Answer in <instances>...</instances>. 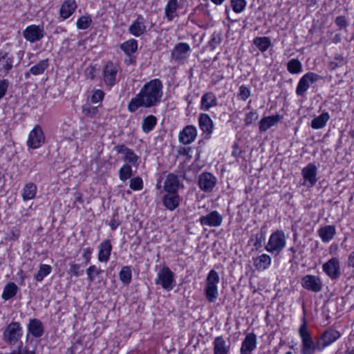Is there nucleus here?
<instances>
[{"label": "nucleus", "instance_id": "f257e3e1", "mask_svg": "<svg viewBox=\"0 0 354 354\" xmlns=\"http://www.w3.org/2000/svg\"><path fill=\"white\" fill-rule=\"evenodd\" d=\"M163 85L159 79H153L144 84L139 93L128 104V110L135 113L139 108H151L158 105L163 95Z\"/></svg>", "mask_w": 354, "mask_h": 354}, {"label": "nucleus", "instance_id": "f03ea898", "mask_svg": "<svg viewBox=\"0 0 354 354\" xmlns=\"http://www.w3.org/2000/svg\"><path fill=\"white\" fill-rule=\"evenodd\" d=\"M303 324L299 328V335L301 339V354H314L315 351H318V339L316 342L311 337L310 333L308 328L305 317L302 318Z\"/></svg>", "mask_w": 354, "mask_h": 354}, {"label": "nucleus", "instance_id": "7ed1b4c3", "mask_svg": "<svg viewBox=\"0 0 354 354\" xmlns=\"http://www.w3.org/2000/svg\"><path fill=\"white\" fill-rule=\"evenodd\" d=\"M286 243V237L283 230H277L273 232L266 244L265 249L276 255L279 254L285 248Z\"/></svg>", "mask_w": 354, "mask_h": 354}, {"label": "nucleus", "instance_id": "20e7f679", "mask_svg": "<svg viewBox=\"0 0 354 354\" xmlns=\"http://www.w3.org/2000/svg\"><path fill=\"white\" fill-rule=\"evenodd\" d=\"M220 278L218 272L214 270L209 272L205 287V295L209 302H214L218 297V283Z\"/></svg>", "mask_w": 354, "mask_h": 354}, {"label": "nucleus", "instance_id": "39448f33", "mask_svg": "<svg viewBox=\"0 0 354 354\" xmlns=\"http://www.w3.org/2000/svg\"><path fill=\"white\" fill-rule=\"evenodd\" d=\"M22 336L21 327L19 322H13L7 326L3 331V339L9 345H20Z\"/></svg>", "mask_w": 354, "mask_h": 354}, {"label": "nucleus", "instance_id": "423d86ee", "mask_svg": "<svg viewBox=\"0 0 354 354\" xmlns=\"http://www.w3.org/2000/svg\"><path fill=\"white\" fill-rule=\"evenodd\" d=\"M341 337V333L337 330L329 328L317 337L318 339V351H322L326 347L330 346L335 342Z\"/></svg>", "mask_w": 354, "mask_h": 354}, {"label": "nucleus", "instance_id": "0eeeda50", "mask_svg": "<svg viewBox=\"0 0 354 354\" xmlns=\"http://www.w3.org/2000/svg\"><path fill=\"white\" fill-rule=\"evenodd\" d=\"M174 274L167 267L164 266L158 272L155 279L156 284H160L162 288L167 290H171L174 288Z\"/></svg>", "mask_w": 354, "mask_h": 354}, {"label": "nucleus", "instance_id": "6e6552de", "mask_svg": "<svg viewBox=\"0 0 354 354\" xmlns=\"http://www.w3.org/2000/svg\"><path fill=\"white\" fill-rule=\"evenodd\" d=\"M322 79V77L315 73L309 72L303 75L299 81L296 88V94L298 96H304L314 82Z\"/></svg>", "mask_w": 354, "mask_h": 354}, {"label": "nucleus", "instance_id": "1a4fd4ad", "mask_svg": "<svg viewBox=\"0 0 354 354\" xmlns=\"http://www.w3.org/2000/svg\"><path fill=\"white\" fill-rule=\"evenodd\" d=\"M322 270L331 280L338 279L342 274L339 259L337 257L330 259L322 265Z\"/></svg>", "mask_w": 354, "mask_h": 354}, {"label": "nucleus", "instance_id": "9d476101", "mask_svg": "<svg viewBox=\"0 0 354 354\" xmlns=\"http://www.w3.org/2000/svg\"><path fill=\"white\" fill-rule=\"evenodd\" d=\"M120 67L118 64L109 62L103 69V80L108 86H113L117 83V75Z\"/></svg>", "mask_w": 354, "mask_h": 354}, {"label": "nucleus", "instance_id": "9b49d317", "mask_svg": "<svg viewBox=\"0 0 354 354\" xmlns=\"http://www.w3.org/2000/svg\"><path fill=\"white\" fill-rule=\"evenodd\" d=\"M44 141L45 136L41 127L39 125H36L28 135L27 146L30 149H36L39 148Z\"/></svg>", "mask_w": 354, "mask_h": 354}, {"label": "nucleus", "instance_id": "f8f14e48", "mask_svg": "<svg viewBox=\"0 0 354 354\" xmlns=\"http://www.w3.org/2000/svg\"><path fill=\"white\" fill-rule=\"evenodd\" d=\"M301 286L309 291L319 292L322 290V281L319 276L307 274L301 278Z\"/></svg>", "mask_w": 354, "mask_h": 354}, {"label": "nucleus", "instance_id": "ddd939ff", "mask_svg": "<svg viewBox=\"0 0 354 354\" xmlns=\"http://www.w3.org/2000/svg\"><path fill=\"white\" fill-rule=\"evenodd\" d=\"M216 178L211 173L203 172L198 177V185L205 192H211L216 184Z\"/></svg>", "mask_w": 354, "mask_h": 354}, {"label": "nucleus", "instance_id": "4468645a", "mask_svg": "<svg viewBox=\"0 0 354 354\" xmlns=\"http://www.w3.org/2000/svg\"><path fill=\"white\" fill-rule=\"evenodd\" d=\"M183 187V184L180 182L178 176L169 173L165 176L163 181V189L166 192H178V190Z\"/></svg>", "mask_w": 354, "mask_h": 354}, {"label": "nucleus", "instance_id": "2eb2a0df", "mask_svg": "<svg viewBox=\"0 0 354 354\" xmlns=\"http://www.w3.org/2000/svg\"><path fill=\"white\" fill-rule=\"evenodd\" d=\"M199 222L203 226L218 227L223 223V216L216 210L205 216H201Z\"/></svg>", "mask_w": 354, "mask_h": 354}, {"label": "nucleus", "instance_id": "dca6fc26", "mask_svg": "<svg viewBox=\"0 0 354 354\" xmlns=\"http://www.w3.org/2000/svg\"><path fill=\"white\" fill-rule=\"evenodd\" d=\"M317 170L316 165L313 163H309L302 169L301 174L305 180L304 185H306L308 187H313L316 184L317 181Z\"/></svg>", "mask_w": 354, "mask_h": 354}, {"label": "nucleus", "instance_id": "f3484780", "mask_svg": "<svg viewBox=\"0 0 354 354\" xmlns=\"http://www.w3.org/2000/svg\"><path fill=\"white\" fill-rule=\"evenodd\" d=\"M44 35L42 26H36L35 24L28 26L24 32V36L26 40L30 42H35L41 39Z\"/></svg>", "mask_w": 354, "mask_h": 354}, {"label": "nucleus", "instance_id": "a211bd4d", "mask_svg": "<svg viewBox=\"0 0 354 354\" xmlns=\"http://www.w3.org/2000/svg\"><path fill=\"white\" fill-rule=\"evenodd\" d=\"M183 198L178 192H167L162 197V204L164 207L169 210L176 209L179 205Z\"/></svg>", "mask_w": 354, "mask_h": 354}, {"label": "nucleus", "instance_id": "6ab92c4d", "mask_svg": "<svg viewBox=\"0 0 354 354\" xmlns=\"http://www.w3.org/2000/svg\"><path fill=\"white\" fill-rule=\"evenodd\" d=\"M191 48L188 44L178 43L171 52V57L176 62H181L188 57Z\"/></svg>", "mask_w": 354, "mask_h": 354}, {"label": "nucleus", "instance_id": "aec40b11", "mask_svg": "<svg viewBox=\"0 0 354 354\" xmlns=\"http://www.w3.org/2000/svg\"><path fill=\"white\" fill-rule=\"evenodd\" d=\"M114 151L118 153L123 154V160L126 162L131 163L132 165L138 166V160L139 157L134 153V151L128 148L124 145H118L114 147Z\"/></svg>", "mask_w": 354, "mask_h": 354}, {"label": "nucleus", "instance_id": "412c9836", "mask_svg": "<svg viewBox=\"0 0 354 354\" xmlns=\"http://www.w3.org/2000/svg\"><path fill=\"white\" fill-rule=\"evenodd\" d=\"M197 136V129L194 126L187 125L180 132L178 139L184 145L194 142Z\"/></svg>", "mask_w": 354, "mask_h": 354}, {"label": "nucleus", "instance_id": "4be33fe9", "mask_svg": "<svg viewBox=\"0 0 354 354\" xmlns=\"http://www.w3.org/2000/svg\"><path fill=\"white\" fill-rule=\"evenodd\" d=\"M257 344V336L253 333L246 335L240 349L241 354H251L256 348Z\"/></svg>", "mask_w": 354, "mask_h": 354}, {"label": "nucleus", "instance_id": "5701e85b", "mask_svg": "<svg viewBox=\"0 0 354 354\" xmlns=\"http://www.w3.org/2000/svg\"><path fill=\"white\" fill-rule=\"evenodd\" d=\"M200 129L205 134L206 138H209L214 129L213 121L207 113H201L198 118Z\"/></svg>", "mask_w": 354, "mask_h": 354}, {"label": "nucleus", "instance_id": "b1692460", "mask_svg": "<svg viewBox=\"0 0 354 354\" xmlns=\"http://www.w3.org/2000/svg\"><path fill=\"white\" fill-rule=\"evenodd\" d=\"M230 346V344H227L223 336L216 337L213 342V353L229 354Z\"/></svg>", "mask_w": 354, "mask_h": 354}, {"label": "nucleus", "instance_id": "393cba45", "mask_svg": "<svg viewBox=\"0 0 354 354\" xmlns=\"http://www.w3.org/2000/svg\"><path fill=\"white\" fill-rule=\"evenodd\" d=\"M282 117L279 114L271 116H265L261 119L259 123V129L260 132H265L270 128L276 125L281 120Z\"/></svg>", "mask_w": 354, "mask_h": 354}, {"label": "nucleus", "instance_id": "a878e982", "mask_svg": "<svg viewBox=\"0 0 354 354\" xmlns=\"http://www.w3.org/2000/svg\"><path fill=\"white\" fill-rule=\"evenodd\" d=\"M13 57L9 53L0 51V75L7 74L12 68Z\"/></svg>", "mask_w": 354, "mask_h": 354}, {"label": "nucleus", "instance_id": "bb28decb", "mask_svg": "<svg viewBox=\"0 0 354 354\" xmlns=\"http://www.w3.org/2000/svg\"><path fill=\"white\" fill-rule=\"evenodd\" d=\"M217 105V98L212 92H208L201 97V109L209 111L211 108Z\"/></svg>", "mask_w": 354, "mask_h": 354}, {"label": "nucleus", "instance_id": "cd10ccee", "mask_svg": "<svg viewBox=\"0 0 354 354\" xmlns=\"http://www.w3.org/2000/svg\"><path fill=\"white\" fill-rule=\"evenodd\" d=\"M336 234V229L334 225H326L318 230V234L322 241L324 243L331 241Z\"/></svg>", "mask_w": 354, "mask_h": 354}, {"label": "nucleus", "instance_id": "c85d7f7f", "mask_svg": "<svg viewBox=\"0 0 354 354\" xmlns=\"http://www.w3.org/2000/svg\"><path fill=\"white\" fill-rule=\"evenodd\" d=\"M112 245L109 240H105L101 243L98 253V260L101 262H107L109 259Z\"/></svg>", "mask_w": 354, "mask_h": 354}, {"label": "nucleus", "instance_id": "c756f323", "mask_svg": "<svg viewBox=\"0 0 354 354\" xmlns=\"http://www.w3.org/2000/svg\"><path fill=\"white\" fill-rule=\"evenodd\" d=\"M77 8L75 0H66L60 8V15L63 19L68 18Z\"/></svg>", "mask_w": 354, "mask_h": 354}, {"label": "nucleus", "instance_id": "7c9ffc66", "mask_svg": "<svg viewBox=\"0 0 354 354\" xmlns=\"http://www.w3.org/2000/svg\"><path fill=\"white\" fill-rule=\"evenodd\" d=\"M28 328V331L35 337H40L44 333L43 324L37 319H31Z\"/></svg>", "mask_w": 354, "mask_h": 354}, {"label": "nucleus", "instance_id": "2f4dec72", "mask_svg": "<svg viewBox=\"0 0 354 354\" xmlns=\"http://www.w3.org/2000/svg\"><path fill=\"white\" fill-rule=\"evenodd\" d=\"M271 263V257L266 254H263L254 259V266L258 270L267 269Z\"/></svg>", "mask_w": 354, "mask_h": 354}, {"label": "nucleus", "instance_id": "473e14b6", "mask_svg": "<svg viewBox=\"0 0 354 354\" xmlns=\"http://www.w3.org/2000/svg\"><path fill=\"white\" fill-rule=\"evenodd\" d=\"M330 119V115L328 112H324L321 115L315 117L312 121L310 126L314 129L324 128Z\"/></svg>", "mask_w": 354, "mask_h": 354}, {"label": "nucleus", "instance_id": "72a5a7b5", "mask_svg": "<svg viewBox=\"0 0 354 354\" xmlns=\"http://www.w3.org/2000/svg\"><path fill=\"white\" fill-rule=\"evenodd\" d=\"M178 6V0H169L165 7V15L169 21H172L177 15L176 10Z\"/></svg>", "mask_w": 354, "mask_h": 354}, {"label": "nucleus", "instance_id": "f704fd0d", "mask_svg": "<svg viewBox=\"0 0 354 354\" xmlns=\"http://www.w3.org/2000/svg\"><path fill=\"white\" fill-rule=\"evenodd\" d=\"M37 193V186L29 183L25 185L23 189L22 198L24 201H29L35 198Z\"/></svg>", "mask_w": 354, "mask_h": 354}, {"label": "nucleus", "instance_id": "c9c22d12", "mask_svg": "<svg viewBox=\"0 0 354 354\" xmlns=\"http://www.w3.org/2000/svg\"><path fill=\"white\" fill-rule=\"evenodd\" d=\"M17 290L18 287L15 283H8L4 288L2 298L5 300H8L16 295Z\"/></svg>", "mask_w": 354, "mask_h": 354}, {"label": "nucleus", "instance_id": "e433bc0d", "mask_svg": "<svg viewBox=\"0 0 354 354\" xmlns=\"http://www.w3.org/2000/svg\"><path fill=\"white\" fill-rule=\"evenodd\" d=\"M253 43L261 52L266 51L271 46V41L267 37H256L254 39Z\"/></svg>", "mask_w": 354, "mask_h": 354}, {"label": "nucleus", "instance_id": "4c0bfd02", "mask_svg": "<svg viewBox=\"0 0 354 354\" xmlns=\"http://www.w3.org/2000/svg\"><path fill=\"white\" fill-rule=\"evenodd\" d=\"M48 59H45L39 61L37 64L32 66L30 68V72L34 75H38L44 73L45 70L48 67Z\"/></svg>", "mask_w": 354, "mask_h": 354}, {"label": "nucleus", "instance_id": "58836bf2", "mask_svg": "<svg viewBox=\"0 0 354 354\" xmlns=\"http://www.w3.org/2000/svg\"><path fill=\"white\" fill-rule=\"evenodd\" d=\"M157 123L156 118L150 115L144 118L142 122V129L145 133L150 132Z\"/></svg>", "mask_w": 354, "mask_h": 354}, {"label": "nucleus", "instance_id": "ea45409f", "mask_svg": "<svg viewBox=\"0 0 354 354\" xmlns=\"http://www.w3.org/2000/svg\"><path fill=\"white\" fill-rule=\"evenodd\" d=\"M121 49L128 55L136 51L138 48L137 41L135 39H130L124 43L120 46Z\"/></svg>", "mask_w": 354, "mask_h": 354}, {"label": "nucleus", "instance_id": "a19ab883", "mask_svg": "<svg viewBox=\"0 0 354 354\" xmlns=\"http://www.w3.org/2000/svg\"><path fill=\"white\" fill-rule=\"evenodd\" d=\"M287 69L292 74L299 73L302 70L301 63L297 59H292L287 64Z\"/></svg>", "mask_w": 354, "mask_h": 354}, {"label": "nucleus", "instance_id": "79ce46f5", "mask_svg": "<svg viewBox=\"0 0 354 354\" xmlns=\"http://www.w3.org/2000/svg\"><path fill=\"white\" fill-rule=\"evenodd\" d=\"M119 277H120V281L125 283V284H129L131 281V277H132V272H131V267L130 266H124L120 273H119Z\"/></svg>", "mask_w": 354, "mask_h": 354}, {"label": "nucleus", "instance_id": "37998d69", "mask_svg": "<svg viewBox=\"0 0 354 354\" xmlns=\"http://www.w3.org/2000/svg\"><path fill=\"white\" fill-rule=\"evenodd\" d=\"M51 270L52 268L49 265H40L38 272L35 275V280L37 281H41L45 277L50 273Z\"/></svg>", "mask_w": 354, "mask_h": 354}, {"label": "nucleus", "instance_id": "c03bdc74", "mask_svg": "<svg viewBox=\"0 0 354 354\" xmlns=\"http://www.w3.org/2000/svg\"><path fill=\"white\" fill-rule=\"evenodd\" d=\"M132 176V168L129 164H124L119 170V177L122 181H126Z\"/></svg>", "mask_w": 354, "mask_h": 354}, {"label": "nucleus", "instance_id": "a18cd8bd", "mask_svg": "<svg viewBox=\"0 0 354 354\" xmlns=\"http://www.w3.org/2000/svg\"><path fill=\"white\" fill-rule=\"evenodd\" d=\"M129 32L136 37L142 35L146 30L143 24H132L129 28Z\"/></svg>", "mask_w": 354, "mask_h": 354}, {"label": "nucleus", "instance_id": "49530a36", "mask_svg": "<svg viewBox=\"0 0 354 354\" xmlns=\"http://www.w3.org/2000/svg\"><path fill=\"white\" fill-rule=\"evenodd\" d=\"M230 5L235 12L240 13L245 9L246 1L245 0H231Z\"/></svg>", "mask_w": 354, "mask_h": 354}, {"label": "nucleus", "instance_id": "de8ad7c7", "mask_svg": "<svg viewBox=\"0 0 354 354\" xmlns=\"http://www.w3.org/2000/svg\"><path fill=\"white\" fill-rule=\"evenodd\" d=\"M82 112L85 115L93 118L98 113V109L96 106L86 104L82 106Z\"/></svg>", "mask_w": 354, "mask_h": 354}, {"label": "nucleus", "instance_id": "09e8293b", "mask_svg": "<svg viewBox=\"0 0 354 354\" xmlns=\"http://www.w3.org/2000/svg\"><path fill=\"white\" fill-rule=\"evenodd\" d=\"M129 187L134 191H139L143 188V182L140 177H135L130 180Z\"/></svg>", "mask_w": 354, "mask_h": 354}, {"label": "nucleus", "instance_id": "8fccbe9b", "mask_svg": "<svg viewBox=\"0 0 354 354\" xmlns=\"http://www.w3.org/2000/svg\"><path fill=\"white\" fill-rule=\"evenodd\" d=\"M101 272L102 270L95 266H91L86 270V274L90 281H93Z\"/></svg>", "mask_w": 354, "mask_h": 354}, {"label": "nucleus", "instance_id": "3c124183", "mask_svg": "<svg viewBox=\"0 0 354 354\" xmlns=\"http://www.w3.org/2000/svg\"><path fill=\"white\" fill-rule=\"evenodd\" d=\"M259 118V115L256 111H252L245 115L244 123L245 126L250 125L253 122L257 121Z\"/></svg>", "mask_w": 354, "mask_h": 354}, {"label": "nucleus", "instance_id": "603ef678", "mask_svg": "<svg viewBox=\"0 0 354 354\" xmlns=\"http://www.w3.org/2000/svg\"><path fill=\"white\" fill-rule=\"evenodd\" d=\"M335 58L336 61H332L329 63V68L330 70H335L344 64V59L342 55H337Z\"/></svg>", "mask_w": 354, "mask_h": 354}, {"label": "nucleus", "instance_id": "864d4df0", "mask_svg": "<svg viewBox=\"0 0 354 354\" xmlns=\"http://www.w3.org/2000/svg\"><path fill=\"white\" fill-rule=\"evenodd\" d=\"M104 97V93L100 89L95 90L91 97V102L97 104L102 101Z\"/></svg>", "mask_w": 354, "mask_h": 354}, {"label": "nucleus", "instance_id": "5fc2aeb1", "mask_svg": "<svg viewBox=\"0 0 354 354\" xmlns=\"http://www.w3.org/2000/svg\"><path fill=\"white\" fill-rule=\"evenodd\" d=\"M255 241L254 246L256 249H259L262 246V243L265 240V232L262 230L254 235Z\"/></svg>", "mask_w": 354, "mask_h": 354}, {"label": "nucleus", "instance_id": "6e6d98bb", "mask_svg": "<svg viewBox=\"0 0 354 354\" xmlns=\"http://www.w3.org/2000/svg\"><path fill=\"white\" fill-rule=\"evenodd\" d=\"M221 41V37L220 33L214 32L209 41V44L212 49H214L218 44Z\"/></svg>", "mask_w": 354, "mask_h": 354}, {"label": "nucleus", "instance_id": "4d7b16f0", "mask_svg": "<svg viewBox=\"0 0 354 354\" xmlns=\"http://www.w3.org/2000/svg\"><path fill=\"white\" fill-rule=\"evenodd\" d=\"M239 95L242 100L245 101L250 97V91L247 86L242 85L239 87Z\"/></svg>", "mask_w": 354, "mask_h": 354}, {"label": "nucleus", "instance_id": "13d9d810", "mask_svg": "<svg viewBox=\"0 0 354 354\" xmlns=\"http://www.w3.org/2000/svg\"><path fill=\"white\" fill-rule=\"evenodd\" d=\"M80 266L78 264L72 263L70 265V268L68 270V274H70L71 277H79L80 275Z\"/></svg>", "mask_w": 354, "mask_h": 354}, {"label": "nucleus", "instance_id": "bf43d9fd", "mask_svg": "<svg viewBox=\"0 0 354 354\" xmlns=\"http://www.w3.org/2000/svg\"><path fill=\"white\" fill-rule=\"evenodd\" d=\"M8 84L9 82L8 80L4 79L0 81V99L6 95Z\"/></svg>", "mask_w": 354, "mask_h": 354}, {"label": "nucleus", "instance_id": "052dcab7", "mask_svg": "<svg viewBox=\"0 0 354 354\" xmlns=\"http://www.w3.org/2000/svg\"><path fill=\"white\" fill-rule=\"evenodd\" d=\"M20 236V231L17 227H12L8 234L9 239L11 241H15L19 239Z\"/></svg>", "mask_w": 354, "mask_h": 354}, {"label": "nucleus", "instance_id": "680f3d73", "mask_svg": "<svg viewBox=\"0 0 354 354\" xmlns=\"http://www.w3.org/2000/svg\"><path fill=\"white\" fill-rule=\"evenodd\" d=\"M92 249L90 248H87L84 249V252L82 254L83 258L85 259V263H88L91 258Z\"/></svg>", "mask_w": 354, "mask_h": 354}, {"label": "nucleus", "instance_id": "e2e57ef3", "mask_svg": "<svg viewBox=\"0 0 354 354\" xmlns=\"http://www.w3.org/2000/svg\"><path fill=\"white\" fill-rule=\"evenodd\" d=\"M23 343L20 342V345L18 346V348L15 349L12 353H19V354H35L34 351H25L22 349Z\"/></svg>", "mask_w": 354, "mask_h": 354}, {"label": "nucleus", "instance_id": "0e129e2a", "mask_svg": "<svg viewBox=\"0 0 354 354\" xmlns=\"http://www.w3.org/2000/svg\"><path fill=\"white\" fill-rule=\"evenodd\" d=\"M347 264L348 267L354 268V250L348 255Z\"/></svg>", "mask_w": 354, "mask_h": 354}, {"label": "nucleus", "instance_id": "69168bd1", "mask_svg": "<svg viewBox=\"0 0 354 354\" xmlns=\"http://www.w3.org/2000/svg\"><path fill=\"white\" fill-rule=\"evenodd\" d=\"M120 222L118 220L113 219L111 221L109 225L112 230H115L119 225Z\"/></svg>", "mask_w": 354, "mask_h": 354}, {"label": "nucleus", "instance_id": "338daca9", "mask_svg": "<svg viewBox=\"0 0 354 354\" xmlns=\"http://www.w3.org/2000/svg\"><path fill=\"white\" fill-rule=\"evenodd\" d=\"M91 21H92V19L90 16H82L77 21V22H80V23L91 22Z\"/></svg>", "mask_w": 354, "mask_h": 354}, {"label": "nucleus", "instance_id": "774afa93", "mask_svg": "<svg viewBox=\"0 0 354 354\" xmlns=\"http://www.w3.org/2000/svg\"><path fill=\"white\" fill-rule=\"evenodd\" d=\"M78 29L85 30L89 27L90 24H76Z\"/></svg>", "mask_w": 354, "mask_h": 354}]
</instances>
